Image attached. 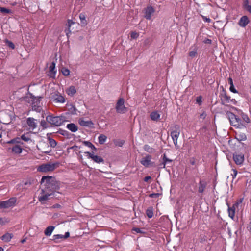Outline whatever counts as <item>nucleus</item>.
Wrapping results in <instances>:
<instances>
[{
	"mask_svg": "<svg viewBox=\"0 0 251 251\" xmlns=\"http://www.w3.org/2000/svg\"><path fill=\"white\" fill-rule=\"evenodd\" d=\"M107 137L104 134H100L98 137L99 143L100 144H103L106 141Z\"/></svg>",
	"mask_w": 251,
	"mask_h": 251,
	"instance_id": "nucleus-33",
	"label": "nucleus"
},
{
	"mask_svg": "<svg viewBox=\"0 0 251 251\" xmlns=\"http://www.w3.org/2000/svg\"><path fill=\"white\" fill-rule=\"evenodd\" d=\"M151 179V177L149 176H146L145 178H144V180L145 181V182H148L149 180Z\"/></svg>",
	"mask_w": 251,
	"mask_h": 251,
	"instance_id": "nucleus-58",
	"label": "nucleus"
},
{
	"mask_svg": "<svg viewBox=\"0 0 251 251\" xmlns=\"http://www.w3.org/2000/svg\"><path fill=\"white\" fill-rule=\"evenodd\" d=\"M159 195L158 193H152L150 195V197L151 198H155L158 196Z\"/></svg>",
	"mask_w": 251,
	"mask_h": 251,
	"instance_id": "nucleus-56",
	"label": "nucleus"
},
{
	"mask_svg": "<svg viewBox=\"0 0 251 251\" xmlns=\"http://www.w3.org/2000/svg\"><path fill=\"white\" fill-rule=\"evenodd\" d=\"M79 18L80 20V23L82 26L86 25L87 22L86 20L85 15L84 13H80L79 14Z\"/></svg>",
	"mask_w": 251,
	"mask_h": 251,
	"instance_id": "nucleus-27",
	"label": "nucleus"
},
{
	"mask_svg": "<svg viewBox=\"0 0 251 251\" xmlns=\"http://www.w3.org/2000/svg\"><path fill=\"white\" fill-rule=\"evenodd\" d=\"M180 133V126L178 125H175L172 127V129L170 133V136L172 137L174 144L177 149L179 148V146L177 145V139L179 136Z\"/></svg>",
	"mask_w": 251,
	"mask_h": 251,
	"instance_id": "nucleus-4",
	"label": "nucleus"
},
{
	"mask_svg": "<svg viewBox=\"0 0 251 251\" xmlns=\"http://www.w3.org/2000/svg\"><path fill=\"white\" fill-rule=\"evenodd\" d=\"M197 101L198 102H201V98L200 97H198L197 99Z\"/></svg>",
	"mask_w": 251,
	"mask_h": 251,
	"instance_id": "nucleus-64",
	"label": "nucleus"
},
{
	"mask_svg": "<svg viewBox=\"0 0 251 251\" xmlns=\"http://www.w3.org/2000/svg\"><path fill=\"white\" fill-rule=\"evenodd\" d=\"M151 160V156L148 154L142 158L140 163L145 167H149V166H152L154 164V162H152Z\"/></svg>",
	"mask_w": 251,
	"mask_h": 251,
	"instance_id": "nucleus-10",
	"label": "nucleus"
},
{
	"mask_svg": "<svg viewBox=\"0 0 251 251\" xmlns=\"http://www.w3.org/2000/svg\"><path fill=\"white\" fill-rule=\"evenodd\" d=\"M55 226H49L48 227H47L44 231L45 235H46L47 236H50Z\"/></svg>",
	"mask_w": 251,
	"mask_h": 251,
	"instance_id": "nucleus-24",
	"label": "nucleus"
},
{
	"mask_svg": "<svg viewBox=\"0 0 251 251\" xmlns=\"http://www.w3.org/2000/svg\"><path fill=\"white\" fill-rule=\"evenodd\" d=\"M5 42L9 48L12 49H14L15 48V45L11 41L6 40Z\"/></svg>",
	"mask_w": 251,
	"mask_h": 251,
	"instance_id": "nucleus-42",
	"label": "nucleus"
},
{
	"mask_svg": "<svg viewBox=\"0 0 251 251\" xmlns=\"http://www.w3.org/2000/svg\"><path fill=\"white\" fill-rule=\"evenodd\" d=\"M233 158L235 163L238 165H242L244 161V156L242 153H234Z\"/></svg>",
	"mask_w": 251,
	"mask_h": 251,
	"instance_id": "nucleus-14",
	"label": "nucleus"
},
{
	"mask_svg": "<svg viewBox=\"0 0 251 251\" xmlns=\"http://www.w3.org/2000/svg\"><path fill=\"white\" fill-rule=\"evenodd\" d=\"M239 205V204L236 201L233 205L232 206H234L235 208L237 207L238 206V205Z\"/></svg>",
	"mask_w": 251,
	"mask_h": 251,
	"instance_id": "nucleus-62",
	"label": "nucleus"
},
{
	"mask_svg": "<svg viewBox=\"0 0 251 251\" xmlns=\"http://www.w3.org/2000/svg\"><path fill=\"white\" fill-rule=\"evenodd\" d=\"M243 200V198H240L237 201V202L240 204L242 202Z\"/></svg>",
	"mask_w": 251,
	"mask_h": 251,
	"instance_id": "nucleus-61",
	"label": "nucleus"
},
{
	"mask_svg": "<svg viewBox=\"0 0 251 251\" xmlns=\"http://www.w3.org/2000/svg\"><path fill=\"white\" fill-rule=\"evenodd\" d=\"M83 144L85 146H87V147H89L90 148H91L92 147V146L93 145V144L91 142L88 141H83Z\"/></svg>",
	"mask_w": 251,
	"mask_h": 251,
	"instance_id": "nucleus-46",
	"label": "nucleus"
},
{
	"mask_svg": "<svg viewBox=\"0 0 251 251\" xmlns=\"http://www.w3.org/2000/svg\"><path fill=\"white\" fill-rule=\"evenodd\" d=\"M172 162V160L171 159H170L168 158L166 155L165 154H164L163 156V162L162 163V164L163 165V168H165L166 165L168 163H171Z\"/></svg>",
	"mask_w": 251,
	"mask_h": 251,
	"instance_id": "nucleus-32",
	"label": "nucleus"
},
{
	"mask_svg": "<svg viewBox=\"0 0 251 251\" xmlns=\"http://www.w3.org/2000/svg\"><path fill=\"white\" fill-rule=\"evenodd\" d=\"M249 22L250 20L248 16L245 15L240 18L238 24L241 27H245Z\"/></svg>",
	"mask_w": 251,
	"mask_h": 251,
	"instance_id": "nucleus-17",
	"label": "nucleus"
},
{
	"mask_svg": "<svg viewBox=\"0 0 251 251\" xmlns=\"http://www.w3.org/2000/svg\"><path fill=\"white\" fill-rule=\"evenodd\" d=\"M235 139L239 141H245L247 139L246 135L240 131L235 132Z\"/></svg>",
	"mask_w": 251,
	"mask_h": 251,
	"instance_id": "nucleus-20",
	"label": "nucleus"
},
{
	"mask_svg": "<svg viewBox=\"0 0 251 251\" xmlns=\"http://www.w3.org/2000/svg\"><path fill=\"white\" fill-rule=\"evenodd\" d=\"M143 149L146 151L150 153H153L155 151V150L154 148L150 147L149 145L147 144H146L144 146Z\"/></svg>",
	"mask_w": 251,
	"mask_h": 251,
	"instance_id": "nucleus-30",
	"label": "nucleus"
},
{
	"mask_svg": "<svg viewBox=\"0 0 251 251\" xmlns=\"http://www.w3.org/2000/svg\"><path fill=\"white\" fill-rule=\"evenodd\" d=\"M26 123L29 126V128L33 130L37 126V120L32 117H29L27 119Z\"/></svg>",
	"mask_w": 251,
	"mask_h": 251,
	"instance_id": "nucleus-16",
	"label": "nucleus"
},
{
	"mask_svg": "<svg viewBox=\"0 0 251 251\" xmlns=\"http://www.w3.org/2000/svg\"><path fill=\"white\" fill-rule=\"evenodd\" d=\"M17 200L15 197H12L6 201L0 202V209L8 208L13 207L16 202Z\"/></svg>",
	"mask_w": 251,
	"mask_h": 251,
	"instance_id": "nucleus-7",
	"label": "nucleus"
},
{
	"mask_svg": "<svg viewBox=\"0 0 251 251\" xmlns=\"http://www.w3.org/2000/svg\"><path fill=\"white\" fill-rule=\"evenodd\" d=\"M115 109L116 112L119 114H124L128 111L127 108L125 105V100L123 98H119L117 100Z\"/></svg>",
	"mask_w": 251,
	"mask_h": 251,
	"instance_id": "nucleus-6",
	"label": "nucleus"
},
{
	"mask_svg": "<svg viewBox=\"0 0 251 251\" xmlns=\"http://www.w3.org/2000/svg\"><path fill=\"white\" fill-rule=\"evenodd\" d=\"M55 63L52 62L49 67V71L48 75L50 77L54 78L56 73V70L55 69Z\"/></svg>",
	"mask_w": 251,
	"mask_h": 251,
	"instance_id": "nucleus-19",
	"label": "nucleus"
},
{
	"mask_svg": "<svg viewBox=\"0 0 251 251\" xmlns=\"http://www.w3.org/2000/svg\"><path fill=\"white\" fill-rule=\"evenodd\" d=\"M132 230L139 233H143L144 232L142 231L141 228H138V227H134L132 229Z\"/></svg>",
	"mask_w": 251,
	"mask_h": 251,
	"instance_id": "nucleus-48",
	"label": "nucleus"
},
{
	"mask_svg": "<svg viewBox=\"0 0 251 251\" xmlns=\"http://www.w3.org/2000/svg\"><path fill=\"white\" fill-rule=\"evenodd\" d=\"M146 214L149 218H151L153 215V208L152 207H148L146 211Z\"/></svg>",
	"mask_w": 251,
	"mask_h": 251,
	"instance_id": "nucleus-31",
	"label": "nucleus"
},
{
	"mask_svg": "<svg viewBox=\"0 0 251 251\" xmlns=\"http://www.w3.org/2000/svg\"><path fill=\"white\" fill-rule=\"evenodd\" d=\"M79 124L84 127L93 128L94 127V123L91 120L86 121L84 118H81L78 120Z\"/></svg>",
	"mask_w": 251,
	"mask_h": 251,
	"instance_id": "nucleus-15",
	"label": "nucleus"
},
{
	"mask_svg": "<svg viewBox=\"0 0 251 251\" xmlns=\"http://www.w3.org/2000/svg\"><path fill=\"white\" fill-rule=\"evenodd\" d=\"M229 89L230 91L234 93H237L238 92L236 89L234 88V85L230 86Z\"/></svg>",
	"mask_w": 251,
	"mask_h": 251,
	"instance_id": "nucleus-51",
	"label": "nucleus"
},
{
	"mask_svg": "<svg viewBox=\"0 0 251 251\" xmlns=\"http://www.w3.org/2000/svg\"><path fill=\"white\" fill-rule=\"evenodd\" d=\"M41 100L39 98L36 97H31L30 102L32 106V109L33 111H35L37 112H40L42 110V107L40 104Z\"/></svg>",
	"mask_w": 251,
	"mask_h": 251,
	"instance_id": "nucleus-8",
	"label": "nucleus"
},
{
	"mask_svg": "<svg viewBox=\"0 0 251 251\" xmlns=\"http://www.w3.org/2000/svg\"><path fill=\"white\" fill-rule=\"evenodd\" d=\"M40 125L41 126H42L44 129L48 127V126L47 125V122L44 120H41L40 122Z\"/></svg>",
	"mask_w": 251,
	"mask_h": 251,
	"instance_id": "nucleus-45",
	"label": "nucleus"
},
{
	"mask_svg": "<svg viewBox=\"0 0 251 251\" xmlns=\"http://www.w3.org/2000/svg\"><path fill=\"white\" fill-rule=\"evenodd\" d=\"M41 194L42 195L38 197V200L42 203H44V202L49 199V197L52 195L54 193L51 192L46 191L45 189H42Z\"/></svg>",
	"mask_w": 251,
	"mask_h": 251,
	"instance_id": "nucleus-9",
	"label": "nucleus"
},
{
	"mask_svg": "<svg viewBox=\"0 0 251 251\" xmlns=\"http://www.w3.org/2000/svg\"><path fill=\"white\" fill-rule=\"evenodd\" d=\"M67 128L72 132H75L78 130L77 126L74 123H70L67 125Z\"/></svg>",
	"mask_w": 251,
	"mask_h": 251,
	"instance_id": "nucleus-22",
	"label": "nucleus"
},
{
	"mask_svg": "<svg viewBox=\"0 0 251 251\" xmlns=\"http://www.w3.org/2000/svg\"><path fill=\"white\" fill-rule=\"evenodd\" d=\"M15 145H20L22 146L23 144V143L21 141V138L16 137L14 138Z\"/></svg>",
	"mask_w": 251,
	"mask_h": 251,
	"instance_id": "nucleus-43",
	"label": "nucleus"
},
{
	"mask_svg": "<svg viewBox=\"0 0 251 251\" xmlns=\"http://www.w3.org/2000/svg\"><path fill=\"white\" fill-rule=\"evenodd\" d=\"M207 116V114L205 111H203L202 113H201L200 115V118L202 119H204Z\"/></svg>",
	"mask_w": 251,
	"mask_h": 251,
	"instance_id": "nucleus-50",
	"label": "nucleus"
},
{
	"mask_svg": "<svg viewBox=\"0 0 251 251\" xmlns=\"http://www.w3.org/2000/svg\"><path fill=\"white\" fill-rule=\"evenodd\" d=\"M206 182L204 180H200L199 183L198 192L202 193L206 187Z\"/></svg>",
	"mask_w": 251,
	"mask_h": 251,
	"instance_id": "nucleus-21",
	"label": "nucleus"
},
{
	"mask_svg": "<svg viewBox=\"0 0 251 251\" xmlns=\"http://www.w3.org/2000/svg\"><path fill=\"white\" fill-rule=\"evenodd\" d=\"M61 72L64 76H68L70 73V70L66 68H62Z\"/></svg>",
	"mask_w": 251,
	"mask_h": 251,
	"instance_id": "nucleus-39",
	"label": "nucleus"
},
{
	"mask_svg": "<svg viewBox=\"0 0 251 251\" xmlns=\"http://www.w3.org/2000/svg\"><path fill=\"white\" fill-rule=\"evenodd\" d=\"M230 124L237 128L242 129L246 128V126L242 122L241 119L235 114L231 112H227Z\"/></svg>",
	"mask_w": 251,
	"mask_h": 251,
	"instance_id": "nucleus-2",
	"label": "nucleus"
},
{
	"mask_svg": "<svg viewBox=\"0 0 251 251\" xmlns=\"http://www.w3.org/2000/svg\"><path fill=\"white\" fill-rule=\"evenodd\" d=\"M197 54V49L194 48L192 51L189 52V56L191 58L195 57Z\"/></svg>",
	"mask_w": 251,
	"mask_h": 251,
	"instance_id": "nucleus-35",
	"label": "nucleus"
},
{
	"mask_svg": "<svg viewBox=\"0 0 251 251\" xmlns=\"http://www.w3.org/2000/svg\"><path fill=\"white\" fill-rule=\"evenodd\" d=\"M222 100L225 102L229 103L231 101L230 97L227 96L226 95H225L223 97Z\"/></svg>",
	"mask_w": 251,
	"mask_h": 251,
	"instance_id": "nucleus-40",
	"label": "nucleus"
},
{
	"mask_svg": "<svg viewBox=\"0 0 251 251\" xmlns=\"http://www.w3.org/2000/svg\"><path fill=\"white\" fill-rule=\"evenodd\" d=\"M160 116V115L157 111H153L150 114L151 119L153 121H157Z\"/></svg>",
	"mask_w": 251,
	"mask_h": 251,
	"instance_id": "nucleus-26",
	"label": "nucleus"
},
{
	"mask_svg": "<svg viewBox=\"0 0 251 251\" xmlns=\"http://www.w3.org/2000/svg\"><path fill=\"white\" fill-rule=\"evenodd\" d=\"M65 32L66 33L67 36L68 37L69 34L71 33L70 27H68V28L65 30Z\"/></svg>",
	"mask_w": 251,
	"mask_h": 251,
	"instance_id": "nucleus-55",
	"label": "nucleus"
},
{
	"mask_svg": "<svg viewBox=\"0 0 251 251\" xmlns=\"http://www.w3.org/2000/svg\"><path fill=\"white\" fill-rule=\"evenodd\" d=\"M8 151H11L15 154H20L22 152L23 148L20 145H14L12 146H7Z\"/></svg>",
	"mask_w": 251,
	"mask_h": 251,
	"instance_id": "nucleus-12",
	"label": "nucleus"
},
{
	"mask_svg": "<svg viewBox=\"0 0 251 251\" xmlns=\"http://www.w3.org/2000/svg\"><path fill=\"white\" fill-rule=\"evenodd\" d=\"M85 154L87 155V157L88 158L92 159L95 162L97 163H103L104 161V159L98 155H94V153H91L88 151H86L84 152Z\"/></svg>",
	"mask_w": 251,
	"mask_h": 251,
	"instance_id": "nucleus-11",
	"label": "nucleus"
},
{
	"mask_svg": "<svg viewBox=\"0 0 251 251\" xmlns=\"http://www.w3.org/2000/svg\"><path fill=\"white\" fill-rule=\"evenodd\" d=\"M154 12L155 9L152 6H147L144 10V17L147 20H151Z\"/></svg>",
	"mask_w": 251,
	"mask_h": 251,
	"instance_id": "nucleus-13",
	"label": "nucleus"
},
{
	"mask_svg": "<svg viewBox=\"0 0 251 251\" xmlns=\"http://www.w3.org/2000/svg\"><path fill=\"white\" fill-rule=\"evenodd\" d=\"M51 99L55 103H64L65 101V98L60 94H55L51 97Z\"/></svg>",
	"mask_w": 251,
	"mask_h": 251,
	"instance_id": "nucleus-18",
	"label": "nucleus"
},
{
	"mask_svg": "<svg viewBox=\"0 0 251 251\" xmlns=\"http://www.w3.org/2000/svg\"><path fill=\"white\" fill-rule=\"evenodd\" d=\"M235 209L236 208L232 206L231 207H229L228 206V215L229 217H230L232 219H233L235 216Z\"/></svg>",
	"mask_w": 251,
	"mask_h": 251,
	"instance_id": "nucleus-23",
	"label": "nucleus"
},
{
	"mask_svg": "<svg viewBox=\"0 0 251 251\" xmlns=\"http://www.w3.org/2000/svg\"><path fill=\"white\" fill-rule=\"evenodd\" d=\"M139 33L135 31H132L130 33V37L132 39H137L139 37Z\"/></svg>",
	"mask_w": 251,
	"mask_h": 251,
	"instance_id": "nucleus-41",
	"label": "nucleus"
},
{
	"mask_svg": "<svg viewBox=\"0 0 251 251\" xmlns=\"http://www.w3.org/2000/svg\"><path fill=\"white\" fill-rule=\"evenodd\" d=\"M21 139L25 142H28L29 141L31 140V139L28 136H26L25 134H23L21 136Z\"/></svg>",
	"mask_w": 251,
	"mask_h": 251,
	"instance_id": "nucleus-44",
	"label": "nucleus"
},
{
	"mask_svg": "<svg viewBox=\"0 0 251 251\" xmlns=\"http://www.w3.org/2000/svg\"><path fill=\"white\" fill-rule=\"evenodd\" d=\"M74 24H75V22H74L72 20H68V22H67V26H68V27H70L71 26V25H72Z\"/></svg>",
	"mask_w": 251,
	"mask_h": 251,
	"instance_id": "nucleus-53",
	"label": "nucleus"
},
{
	"mask_svg": "<svg viewBox=\"0 0 251 251\" xmlns=\"http://www.w3.org/2000/svg\"><path fill=\"white\" fill-rule=\"evenodd\" d=\"M232 171L233 172V173L231 174V176L232 177L233 179H234L235 178L238 174V172L236 169H232Z\"/></svg>",
	"mask_w": 251,
	"mask_h": 251,
	"instance_id": "nucleus-47",
	"label": "nucleus"
},
{
	"mask_svg": "<svg viewBox=\"0 0 251 251\" xmlns=\"http://www.w3.org/2000/svg\"><path fill=\"white\" fill-rule=\"evenodd\" d=\"M49 142L50 145V147H51L52 148H54L57 145L56 141L52 138H49Z\"/></svg>",
	"mask_w": 251,
	"mask_h": 251,
	"instance_id": "nucleus-36",
	"label": "nucleus"
},
{
	"mask_svg": "<svg viewBox=\"0 0 251 251\" xmlns=\"http://www.w3.org/2000/svg\"><path fill=\"white\" fill-rule=\"evenodd\" d=\"M13 235L12 234L7 233L1 236V239L4 242H8L12 239Z\"/></svg>",
	"mask_w": 251,
	"mask_h": 251,
	"instance_id": "nucleus-28",
	"label": "nucleus"
},
{
	"mask_svg": "<svg viewBox=\"0 0 251 251\" xmlns=\"http://www.w3.org/2000/svg\"><path fill=\"white\" fill-rule=\"evenodd\" d=\"M53 237L54 240H57V239H63V235H62V234L54 235Z\"/></svg>",
	"mask_w": 251,
	"mask_h": 251,
	"instance_id": "nucleus-49",
	"label": "nucleus"
},
{
	"mask_svg": "<svg viewBox=\"0 0 251 251\" xmlns=\"http://www.w3.org/2000/svg\"><path fill=\"white\" fill-rule=\"evenodd\" d=\"M6 144H7L8 145H13V146L15 145V143L14 138L9 141H7L6 142Z\"/></svg>",
	"mask_w": 251,
	"mask_h": 251,
	"instance_id": "nucleus-52",
	"label": "nucleus"
},
{
	"mask_svg": "<svg viewBox=\"0 0 251 251\" xmlns=\"http://www.w3.org/2000/svg\"><path fill=\"white\" fill-rule=\"evenodd\" d=\"M113 143L116 146L122 147L125 143V141L121 139L114 140Z\"/></svg>",
	"mask_w": 251,
	"mask_h": 251,
	"instance_id": "nucleus-34",
	"label": "nucleus"
},
{
	"mask_svg": "<svg viewBox=\"0 0 251 251\" xmlns=\"http://www.w3.org/2000/svg\"><path fill=\"white\" fill-rule=\"evenodd\" d=\"M43 183H44L45 186V190L46 191L54 193V192L60 188L59 183L56 181L55 177L51 176H43L41 180V184Z\"/></svg>",
	"mask_w": 251,
	"mask_h": 251,
	"instance_id": "nucleus-1",
	"label": "nucleus"
},
{
	"mask_svg": "<svg viewBox=\"0 0 251 251\" xmlns=\"http://www.w3.org/2000/svg\"><path fill=\"white\" fill-rule=\"evenodd\" d=\"M228 83L230 84V86L233 85V83L232 79L231 77H229V78H228Z\"/></svg>",
	"mask_w": 251,
	"mask_h": 251,
	"instance_id": "nucleus-59",
	"label": "nucleus"
},
{
	"mask_svg": "<svg viewBox=\"0 0 251 251\" xmlns=\"http://www.w3.org/2000/svg\"><path fill=\"white\" fill-rule=\"evenodd\" d=\"M46 121L49 124L56 126H59L66 121L65 116H54L50 115L46 117Z\"/></svg>",
	"mask_w": 251,
	"mask_h": 251,
	"instance_id": "nucleus-3",
	"label": "nucleus"
},
{
	"mask_svg": "<svg viewBox=\"0 0 251 251\" xmlns=\"http://www.w3.org/2000/svg\"><path fill=\"white\" fill-rule=\"evenodd\" d=\"M59 164L58 162L43 164L37 168V171L44 173L53 171L55 168L58 166Z\"/></svg>",
	"mask_w": 251,
	"mask_h": 251,
	"instance_id": "nucleus-5",
	"label": "nucleus"
},
{
	"mask_svg": "<svg viewBox=\"0 0 251 251\" xmlns=\"http://www.w3.org/2000/svg\"><path fill=\"white\" fill-rule=\"evenodd\" d=\"M243 8L248 11L250 13H251V5L249 4L248 0H244L243 2Z\"/></svg>",
	"mask_w": 251,
	"mask_h": 251,
	"instance_id": "nucleus-29",
	"label": "nucleus"
},
{
	"mask_svg": "<svg viewBox=\"0 0 251 251\" xmlns=\"http://www.w3.org/2000/svg\"><path fill=\"white\" fill-rule=\"evenodd\" d=\"M66 93L69 96H73L74 94L76 93V89L73 86H71L69 87L66 90Z\"/></svg>",
	"mask_w": 251,
	"mask_h": 251,
	"instance_id": "nucleus-25",
	"label": "nucleus"
},
{
	"mask_svg": "<svg viewBox=\"0 0 251 251\" xmlns=\"http://www.w3.org/2000/svg\"><path fill=\"white\" fill-rule=\"evenodd\" d=\"M241 116L244 121L246 123H249L250 122V119L249 118L247 114L241 112Z\"/></svg>",
	"mask_w": 251,
	"mask_h": 251,
	"instance_id": "nucleus-38",
	"label": "nucleus"
},
{
	"mask_svg": "<svg viewBox=\"0 0 251 251\" xmlns=\"http://www.w3.org/2000/svg\"><path fill=\"white\" fill-rule=\"evenodd\" d=\"M70 236V233L69 232H67L65 233V235H63V239H66L67 238H68Z\"/></svg>",
	"mask_w": 251,
	"mask_h": 251,
	"instance_id": "nucleus-57",
	"label": "nucleus"
},
{
	"mask_svg": "<svg viewBox=\"0 0 251 251\" xmlns=\"http://www.w3.org/2000/svg\"><path fill=\"white\" fill-rule=\"evenodd\" d=\"M204 42L206 44H210L211 43V40L209 39H206L204 41Z\"/></svg>",
	"mask_w": 251,
	"mask_h": 251,
	"instance_id": "nucleus-60",
	"label": "nucleus"
},
{
	"mask_svg": "<svg viewBox=\"0 0 251 251\" xmlns=\"http://www.w3.org/2000/svg\"><path fill=\"white\" fill-rule=\"evenodd\" d=\"M54 208H59L61 207L60 205L58 204H55L53 205V206Z\"/></svg>",
	"mask_w": 251,
	"mask_h": 251,
	"instance_id": "nucleus-63",
	"label": "nucleus"
},
{
	"mask_svg": "<svg viewBox=\"0 0 251 251\" xmlns=\"http://www.w3.org/2000/svg\"><path fill=\"white\" fill-rule=\"evenodd\" d=\"M0 11L2 13L12 14V12L11 10L5 7H0Z\"/></svg>",
	"mask_w": 251,
	"mask_h": 251,
	"instance_id": "nucleus-37",
	"label": "nucleus"
},
{
	"mask_svg": "<svg viewBox=\"0 0 251 251\" xmlns=\"http://www.w3.org/2000/svg\"><path fill=\"white\" fill-rule=\"evenodd\" d=\"M202 18L204 21L207 22V23H210L211 21L210 18H207L204 16H202Z\"/></svg>",
	"mask_w": 251,
	"mask_h": 251,
	"instance_id": "nucleus-54",
	"label": "nucleus"
}]
</instances>
